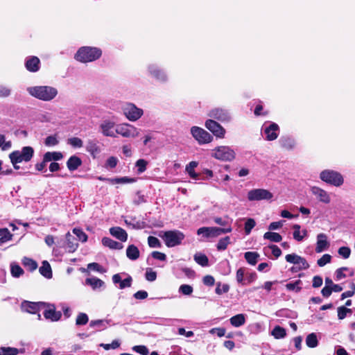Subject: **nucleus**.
I'll list each match as a JSON object with an SVG mask.
<instances>
[{"label":"nucleus","mask_w":355,"mask_h":355,"mask_svg":"<svg viewBox=\"0 0 355 355\" xmlns=\"http://www.w3.org/2000/svg\"><path fill=\"white\" fill-rule=\"evenodd\" d=\"M26 90L31 96L42 101H51L58 94L55 87L47 85L29 87Z\"/></svg>","instance_id":"1"},{"label":"nucleus","mask_w":355,"mask_h":355,"mask_svg":"<svg viewBox=\"0 0 355 355\" xmlns=\"http://www.w3.org/2000/svg\"><path fill=\"white\" fill-rule=\"evenodd\" d=\"M102 51L99 48L92 46H83L80 48L75 55V59L83 63L94 62L101 58Z\"/></svg>","instance_id":"2"},{"label":"nucleus","mask_w":355,"mask_h":355,"mask_svg":"<svg viewBox=\"0 0 355 355\" xmlns=\"http://www.w3.org/2000/svg\"><path fill=\"white\" fill-rule=\"evenodd\" d=\"M320 178L324 182L339 187L344 183V178L342 174L336 171L325 169L320 172Z\"/></svg>","instance_id":"3"},{"label":"nucleus","mask_w":355,"mask_h":355,"mask_svg":"<svg viewBox=\"0 0 355 355\" xmlns=\"http://www.w3.org/2000/svg\"><path fill=\"white\" fill-rule=\"evenodd\" d=\"M159 236L163 239L168 248H173L179 245L184 239V234L179 230H168L162 232Z\"/></svg>","instance_id":"4"},{"label":"nucleus","mask_w":355,"mask_h":355,"mask_svg":"<svg viewBox=\"0 0 355 355\" xmlns=\"http://www.w3.org/2000/svg\"><path fill=\"white\" fill-rule=\"evenodd\" d=\"M34 155V150L31 146H24L21 150H15L9 155L12 164L20 163L21 162H29Z\"/></svg>","instance_id":"5"},{"label":"nucleus","mask_w":355,"mask_h":355,"mask_svg":"<svg viewBox=\"0 0 355 355\" xmlns=\"http://www.w3.org/2000/svg\"><path fill=\"white\" fill-rule=\"evenodd\" d=\"M232 231L230 225L227 227H202L197 230L198 235H202L205 238L217 237L223 234L230 233Z\"/></svg>","instance_id":"6"},{"label":"nucleus","mask_w":355,"mask_h":355,"mask_svg":"<svg viewBox=\"0 0 355 355\" xmlns=\"http://www.w3.org/2000/svg\"><path fill=\"white\" fill-rule=\"evenodd\" d=\"M235 152L230 146H221L212 150L211 156L214 158L224 161L230 162L235 158Z\"/></svg>","instance_id":"7"},{"label":"nucleus","mask_w":355,"mask_h":355,"mask_svg":"<svg viewBox=\"0 0 355 355\" xmlns=\"http://www.w3.org/2000/svg\"><path fill=\"white\" fill-rule=\"evenodd\" d=\"M115 132L125 138H136L140 135L139 129L128 123L116 125Z\"/></svg>","instance_id":"8"},{"label":"nucleus","mask_w":355,"mask_h":355,"mask_svg":"<svg viewBox=\"0 0 355 355\" xmlns=\"http://www.w3.org/2000/svg\"><path fill=\"white\" fill-rule=\"evenodd\" d=\"M123 112L125 117L130 121H137L144 114V110L132 103L125 104Z\"/></svg>","instance_id":"9"},{"label":"nucleus","mask_w":355,"mask_h":355,"mask_svg":"<svg viewBox=\"0 0 355 355\" xmlns=\"http://www.w3.org/2000/svg\"><path fill=\"white\" fill-rule=\"evenodd\" d=\"M190 132L199 144H209L213 140V137L208 132L198 126H192Z\"/></svg>","instance_id":"10"},{"label":"nucleus","mask_w":355,"mask_h":355,"mask_svg":"<svg viewBox=\"0 0 355 355\" xmlns=\"http://www.w3.org/2000/svg\"><path fill=\"white\" fill-rule=\"evenodd\" d=\"M272 197V193L264 189H254L248 193V199L250 201L270 200Z\"/></svg>","instance_id":"11"},{"label":"nucleus","mask_w":355,"mask_h":355,"mask_svg":"<svg viewBox=\"0 0 355 355\" xmlns=\"http://www.w3.org/2000/svg\"><path fill=\"white\" fill-rule=\"evenodd\" d=\"M148 71L149 75L158 82L166 83L168 80L166 73L157 64H149L148 66Z\"/></svg>","instance_id":"12"},{"label":"nucleus","mask_w":355,"mask_h":355,"mask_svg":"<svg viewBox=\"0 0 355 355\" xmlns=\"http://www.w3.org/2000/svg\"><path fill=\"white\" fill-rule=\"evenodd\" d=\"M205 125L216 137H225L226 132L225 128L216 121L212 119H207L205 121Z\"/></svg>","instance_id":"13"},{"label":"nucleus","mask_w":355,"mask_h":355,"mask_svg":"<svg viewBox=\"0 0 355 355\" xmlns=\"http://www.w3.org/2000/svg\"><path fill=\"white\" fill-rule=\"evenodd\" d=\"M208 115L209 117L217 119L221 122H229L231 120L230 112L227 110L220 107L211 110Z\"/></svg>","instance_id":"14"},{"label":"nucleus","mask_w":355,"mask_h":355,"mask_svg":"<svg viewBox=\"0 0 355 355\" xmlns=\"http://www.w3.org/2000/svg\"><path fill=\"white\" fill-rule=\"evenodd\" d=\"M310 190L311 193L319 202L324 204H329L331 202L330 195L324 189L319 187L313 186L311 187Z\"/></svg>","instance_id":"15"},{"label":"nucleus","mask_w":355,"mask_h":355,"mask_svg":"<svg viewBox=\"0 0 355 355\" xmlns=\"http://www.w3.org/2000/svg\"><path fill=\"white\" fill-rule=\"evenodd\" d=\"M46 303L44 302H24L21 304L22 311L30 313L32 314L37 313L42 309L44 308Z\"/></svg>","instance_id":"16"},{"label":"nucleus","mask_w":355,"mask_h":355,"mask_svg":"<svg viewBox=\"0 0 355 355\" xmlns=\"http://www.w3.org/2000/svg\"><path fill=\"white\" fill-rule=\"evenodd\" d=\"M45 311L43 314L46 319L50 320L51 321L55 322L60 319L62 313L60 311H56L55 307L53 304H46Z\"/></svg>","instance_id":"17"},{"label":"nucleus","mask_w":355,"mask_h":355,"mask_svg":"<svg viewBox=\"0 0 355 355\" xmlns=\"http://www.w3.org/2000/svg\"><path fill=\"white\" fill-rule=\"evenodd\" d=\"M115 127V123L109 120L103 121L100 125L103 135L111 137H116Z\"/></svg>","instance_id":"18"},{"label":"nucleus","mask_w":355,"mask_h":355,"mask_svg":"<svg viewBox=\"0 0 355 355\" xmlns=\"http://www.w3.org/2000/svg\"><path fill=\"white\" fill-rule=\"evenodd\" d=\"M266 135V139L268 141H273L276 139L279 135V128L275 123H272L263 130Z\"/></svg>","instance_id":"19"},{"label":"nucleus","mask_w":355,"mask_h":355,"mask_svg":"<svg viewBox=\"0 0 355 355\" xmlns=\"http://www.w3.org/2000/svg\"><path fill=\"white\" fill-rule=\"evenodd\" d=\"M329 247V243L327 240V236L324 233L318 234L317 236V243L315 247V252L320 253Z\"/></svg>","instance_id":"20"},{"label":"nucleus","mask_w":355,"mask_h":355,"mask_svg":"<svg viewBox=\"0 0 355 355\" xmlns=\"http://www.w3.org/2000/svg\"><path fill=\"white\" fill-rule=\"evenodd\" d=\"M40 59L36 56H31L26 58L25 66L28 71L36 72L40 69Z\"/></svg>","instance_id":"21"},{"label":"nucleus","mask_w":355,"mask_h":355,"mask_svg":"<svg viewBox=\"0 0 355 355\" xmlns=\"http://www.w3.org/2000/svg\"><path fill=\"white\" fill-rule=\"evenodd\" d=\"M110 233L112 236H114L117 239L120 240L122 242H125L128 239V234L121 227H114L110 229Z\"/></svg>","instance_id":"22"},{"label":"nucleus","mask_w":355,"mask_h":355,"mask_svg":"<svg viewBox=\"0 0 355 355\" xmlns=\"http://www.w3.org/2000/svg\"><path fill=\"white\" fill-rule=\"evenodd\" d=\"M66 243L64 245V248L69 252H73L78 248V244L74 241V238L70 234V232H67L65 235Z\"/></svg>","instance_id":"23"},{"label":"nucleus","mask_w":355,"mask_h":355,"mask_svg":"<svg viewBox=\"0 0 355 355\" xmlns=\"http://www.w3.org/2000/svg\"><path fill=\"white\" fill-rule=\"evenodd\" d=\"M81 164L80 158L76 155L71 156L67 162V166L71 171L76 170Z\"/></svg>","instance_id":"24"},{"label":"nucleus","mask_w":355,"mask_h":355,"mask_svg":"<svg viewBox=\"0 0 355 355\" xmlns=\"http://www.w3.org/2000/svg\"><path fill=\"white\" fill-rule=\"evenodd\" d=\"M140 255L139 250L135 245H130L126 249L127 257L132 261L137 260Z\"/></svg>","instance_id":"25"},{"label":"nucleus","mask_w":355,"mask_h":355,"mask_svg":"<svg viewBox=\"0 0 355 355\" xmlns=\"http://www.w3.org/2000/svg\"><path fill=\"white\" fill-rule=\"evenodd\" d=\"M294 230L293 232V238L295 240L297 241H301L303 239L307 236V231L306 230H303L300 231V225L295 224L293 226Z\"/></svg>","instance_id":"26"},{"label":"nucleus","mask_w":355,"mask_h":355,"mask_svg":"<svg viewBox=\"0 0 355 355\" xmlns=\"http://www.w3.org/2000/svg\"><path fill=\"white\" fill-rule=\"evenodd\" d=\"M62 157L63 155L60 152H47L43 156V158L44 159V162L58 161L62 159Z\"/></svg>","instance_id":"27"},{"label":"nucleus","mask_w":355,"mask_h":355,"mask_svg":"<svg viewBox=\"0 0 355 355\" xmlns=\"http://www.w3.org/2000/svg\"><path fill=\"white\" fill-rule=\"evenodd\" d=\"M230 324L235 327H239L243 325L245 322V317L243 314H237L230 319Z\"/></svg>","instance_id":"28"},{"label":"nucleus","mask_w":355,"mask_h":355,"mask_svg":"<svg viewBox=\"0 0 355 355\" xmlns=\"http://www.w3.org/2000/svg\"><path fill=\"white\" fill-rule=\"evenodd\" d=\"M85 284L90 286L94 290L104 286V282L97 277H90L85 279Z\"/></svg>","instance_id":"29"},{"label":"nucleus","mask_w":355,"mask_h":355,"mask_svg":"<svg viewBox=\"0 0 355 355\" xmlns=\"http://www.w3.org/2000/svg\"><path fill=\"white\" fill-rule=\"evenodd\" d=\"M102 243L104 246L108 247L111 249H121L123 245L108 237H104L102 239Z\"/></svg>","instance_id":"30"},{"label":"nucleus","mask_w":355,"mask_h":355,"mask_svg":"<svg viewBox=\"0 0 355 355\" xmlns=\"http://www.w3.org/2000/svg\"><path fill=\"white\" fill-rule=\"evenodd\" d=\"M279 142L281 146L287 150H292L295 146V140L288 137H282L279 140Z\"/></svg>","instance_id":"31"},{"label":"nucleus","mask_w":355,"mask_h":355,"mask_svg":"<svg viewBox=\"0 0 355 355\" xmlns=\"http://www.w3.org/2000/svg\"><path fill=\"white\" fill-rule=\"evenodd\" d=\"M40 272L46 278L50 279L52 277V271L50 264L46 261L42 262V266L40 268Z\"/></svg>","instance_id":"32"},{"label":"nucleus","mask_w":355,"mask_h":355,"mask_svg":"<svg viewBox=\"0 0 355 355\" xmlns=\"http://www.w3.org/2000/svg\"><path fill=\"white\" fill-rule=\"evenodd\" d=\"M263 239L272 242L278 243L282 240V236L277 232H267L263 234Z\"/></svg>","instance_id":"33"},{"label":"nucleus","mask_w":355,"mask_h":355,"mask_svg":"<svg viewBox=\"0 0 355 355\" xmlns=\"http://www.w3.org/2000/svg\"><path fill=\"white\" fill-rule=\"evenodd\" d=\"M12 234L7 228L0 229V245L12 239Z\"/></svg>","instance_id":"34"},{"label":"nucleus","mask_w":355,"mask_h":355,"mask_svg":"<svg viewBox=\"0 0 355 355\" xmlns=\"http://www.w3.org/2000/svg\"><path fill=\"white\" fill-rule=\"evenodd\" d=\"M306 344L309 347L314 348L318 346V340L315 333H311L306 336Z\"/></svg>","instance_id":"35"},{"label":"nucleus","mask_w":355,"mask_h":355,"mask_svg":"<svg viewBox=\"0 0 355 355\" xmlns=\"http://www.w3.org/2000/svg\"><path fill=\"white\" fill-rule=\"evenodd\" d=\"M302 281L298 279L293 282H290L286 284V288L287 290L290 291H294L298 293L301 291L302 287Z\"/></svg>","instance_id":"36"},{"label":"nucleus","mask_w":355,"mask_h":355,"mask_svg":"<svg viewBox=\"0 0 355 355\" xmlns=\"http://www.w3.org/2000/svg\"><path fill=\"white\" fill-rule=\"evenodd\" d=\"M10 272L12 277L18 278L24 274V270L17 263L10 264Z\"/></svg>","instance_id":"37"},{"label":"nucleus","mask_w":355,"mask_h":355,"mask_svg":"<svg viewBox=\"0 0 355 355\" xmlns=\"http://www.w3.org/2000/svg\"><path fill=\"white\" fill-rule=\"evenodd\" d=\"M22 263L31 271H33L37 268L36 261L28 257H24L22 259Z\"/></svg>","instance_id":"38"},{"label":"nucleus","mask_w":355,"mask_h":355,"mask_svg":"<svg viewBox=\"0 0 355 355\" xmlns=\"http://www.w3.org/2000/svg\"><path fill=\"white\" fill-rule=\"evenodd\" d=\"M244 257L248 263L255 265L257 262L259 254L255 252H247L245 253Z\"/></svg>","instance_id":"39"},{"label":"nucleus","mask_w":355,"mask_h":355,"mask_svg":"<svg viewBox=\"0 0 355 355\" xmlns=\"http://www.w3.org/2000/svg\"><path fill=\"white\" fill-rule=\"evenodd\" d=\"M19 349L15 347H0V355H17Z\"/></svg>","instance_id":"40"},{"label":"nucleus","mask_w":355,"mask_h":355,"mask_svg":"<svg viewBox=\"0 0 355 355\" xmlns=\"http://www.w3.org/2000/svg\"><path fill=\"white\" fill-rule=\"evenodd\" d=\"M194 260L198 263L199 265L202 266H208V258L206 255L201 254V253H197L194 255Z\"/></svg>","instance_id":"41"},{"label":"nucleus","mask_w":355,"mask_h":355,"mask_svg":"<svg viewBox=\"0 0 355 355\" xmlns=\"http://www.w3.org/2000/svg\"><path fill=\"white\" fill-rule=\"evenodd\" d=\"M272 335L277 339L283 338L286 336V330L279 326H276L272 331Z\"/></svg>","instance_id":"42"},{"label":"nucleus","mask_w":355,"mask_h":355,"mask_svg":"<svg viewBox=\"0 0 355 355\" xmlns=\"http://www.w3.org/2000/svg\"><path fill=\"white\" fill-rule=\"evenodd\" d=\"M134 182H135L134 179L129 178L128 177L116 178H114V180H108V182L111 183V184H125V183H132Z\"/></svg>","instance_id":"43"},{"label":"nucleus","mask_w":355,"mask_h":355,"mask_svg":"<svg viewBox=\"0 0 355 355\" xmlns=\"http://www.w3.org/2000/svg\"><path fill=\"white\" fill-rule=\"evenodd\" d=\"M230 243V236H225L223 239H220L217 243L218 250H225Z\"/></svg>","instance_id":"44"},{"label":"nucleus","mask_w":355,"mask_h":355,"mask_svg":"<svg viewBox=\"0 0 355 355\" xmlns=\"http://www.w3.org/2000/svg\"><path fill=\"white\" fill-rule=\"evenodd\" d=\"M256 225V222L253 218H248L245 223V232L247 235L250 234L252 230Z\"/></svg>","instance_id":"45"},{"label":"nucleus","mask_w":355,"mask_h":355,"mask_svg":"<svg viewBox=\"0 0 355 355\" xmlns=\"http://www.w3.org/2000/svg\"><path fill=\"white\" fill-rule=\"evenodd\" d=\"M73 233L76 234L78 239L82 242H86L87 240V234L80 228H73Z\"/></svg>","instance_id":"46"},{"label":"nucleus","mask_w":355,"mask_h":355,"mask_svg":"<svg viewBox=\"0 0 355 355\" xmlns=\"http://www.w3.org/2000/svg\"><path fill=\"white\" fill-rule=\"evenodd\" d=\"M89 318L86 313H80L78 315L76 320V325H84L88 322Z\"/></svg>","instance_id":"47"},{"label":"nucleus","mask_w":355,"mask_h":355,"mask_svg":"<svg viewBox=\"0 0 355 355\" xmlns=\"http://www.w3.org/2000/svg\"><path fill=\"white\" fill-rule=\"evenodd\" d=\"M12 146V142L10 141H6V137L3 135L0 134V148L3 150H8Z\"/></svg>","instance_id":"48"},{"label":"nucleus","mask_w":355,"mask_h":355,"mask_svg":"<svg viewBox=\"0 0 355 355\" xmlns=\"http://www.w3.org/2000/svg\"><path fill=\"white\" fill-rule=\"evenodd\" d=\"M11 93L12 90L8 86L0 85V98H8Z\"/></svg>","instance_id":"49"},{"label":"nucleus","mask_w":355,"mask_h":355,"mask_svg":"<svg viewBox=\"0 0 355 355\" xmlns=\"http://www.w3.org/2000/svg\"><path fill=\"white\" fill-rule=\"evenodd\" d=\"M352 313V309L346 308L345 306H340L338 308V317L340 320H343L347 316V313Z\"/></svg>","instance_id":"50"},{"label":"nucleus","mask_w":355,"mask_h":355,"mask_svg":"<svg viewBox=\"0 0 355 355\" xmlns=\"http://www.w3.org/2000/svg\"><path fill=\"white\" fill-rule=\"evenodd\" d=\"M67 143L74 148H81L83 145L82 139L78 137L69 138Z\"/></svg>","instance_id":"51"},{"label":"nucleus","mask_w":355,"mask_h":355,"mask_svg":"<svg viewBox=\"0 0 355 355\" xmlns=\"http://www.w3.org/2000/svg\"><path fill=\"white\" fill-rule=\"evenodd\" d=\"M331 261V256L330 254H325L322 255V257L318 260L317 263L320 267H323L326 264L330 263Z\"/></svg>","instance_id":"52"},{"label":"nucleus","mask_w":355,"mask_h":355,"mask_svg":"<svg viewBox=\"0 0 355 355\" xmlns=\"http://www.w3.org/2000/svg\"><path fill=\"white\" fill-rule=\"evenodd\" d=\"M148 162L144 159H139L136 162V166L139 173L144 172L146 169Z\"/></svg>","instance_id":"53"},{"label":"nucleus","mask_w":355,"mask_h":355,"mask_svg":"<svg viewBox=\"0 0 355 355\" xmlns=\"http://www.w3.org/2000/svg\"><path fill=\"white\" fill-rule=\"evenodd\" d=\"M148 243L150 248H160L161 247V243L159 241V239L153 236H148Z\"/></svg>","instance_id":"54"},{"label":"nucleus","mask_w":355,"mask_h":355,"mask_svg":"<svg viewBox=\"0 0 355 355\" xmlns=\"http://www.w3.org/2000/svg\"><path fill=\"white\" fill-rule=\"evenodd\" d=\"M179 291L185 295H189L193 293V288L188 284H182L179 288Z\"/></svg>","instance_id":"55"},{"label":"nucleus","mask_w":355,"mask_h":355,"mask_svg":"<svg viewBox=\"0 0 355 355\" xmlns=\"http://www.w3.org/2000/svg\"><path fill=\"white\" fill-rule=\"evenodd\" d=\"M230 289V286L227 284H221V283H218L217 286L216 288V293L218 295H221L223 293H227Z\"/></svg>","instance_id":"56"},{"label":"nucleus","mask_w":355,"mask_h":355,"mask_svg":"<svg viewBox=\"0 0 355 355\" xmlns=\"http://www.w3.org/2000/svg\"><path fill=\"white\" fill-rule=\"evenodd\" d=\"M58 144L57 137L54 135H51L45 139L44 144L47 146H54Z\"/></svg>","instance_id":"57"},{"label":"nucleus","mask_w":355,"mask_h":355,"mask_svg":"<svg viewBox=\"0 0 355 355\" xmlns=\"http://www.w3.org/2000/svg\"><path fill=\"white\" fill-rule=\"evenodd\" d=\"M338 252L339 255H340L344 259H347L350 256L351 250L348 247H340L338 249Z\"/></svg>","instance_id":"58"},{"label":"nucleus","mask_w":355,"mask_h":355,"mask_svg":"<svg viewBox=\"0 0 355 355\" xmlns=\"http://www.w3.org/2000/svg\"><path fill=\"white\" fill-rule=\"evenodd\" d=\"M300 256L296 254H287L285 257L286 261L290 263H293L296 265L297 263L298 260L300 259Z\"/></svg>","instance_id":"59"},{"label":"nucleus","mask_w":355,"mask_h":355,"mask_svg":"<svg viewBox=\"0 0 355 355\" xmlns=\"http://www.w3.org/2000/svg\"><path fill=\"white\" fill-rule=\"evenodd\" d=\"M297 270H306L309 268V264L306 261V260L304 258L300 257V259L297 261Z\"/></svg>","instance_id":"60"},{"label":"nucleus","mask_w":355,"mask_h":355,"mask_svg":"<svg viewBox=\"0 0 355 355\" xmlns=\"http://www.w3.org/2000/svg\"><path fill=\"white\" fill-rule=\"evenodd\" d=\"M101 346L103 347L105 350H109L110 349H116L120 346V343L118 340H113L111 344H101Z\"/></svg>","instance_id":"61"},{"label":"nucleus","mask_w":355,"mask_h":355,"mask_svg":"<svg viewBox=\"0 0 355 355\" xmlns=\"http://www.w3.org/2000/svg\"><path fill=\"white\" fill-rule=\"evenodd\" d=\"M133 350L141 355H148V349L144 345H137L133 347Z\"/></svg>","instance_id":"62"},{"label":"nucleus","mask_w":355,"mask_h":355,"mask_svg":"<svg viewBox=\"0 0 355 355\" xmlns=\"http://www.w3.org/2000/svg\"><path fill=\"white\" fill-rule=\"evenodd\" d=\"M156 278V272L153 271L151 268H148L146 272V279L149 282H153Z\"/></svg>","instance_id":"63"},{"label":"nucleus","mask_w":355,"mask_h":355,"mask_svg":"<svg viewBox=\"0 0 355 355\" xmlns=\"http://www.w3.org/2000/svg\"><path fill=\"white\" fill-rule=\"evenodd\" d=\"M117 162H118V159L116 157H110L107 159V160L106 162L105 166L107 168H113L116 166Z\"/></svg>","instance_id":"64"}]
</instances>
